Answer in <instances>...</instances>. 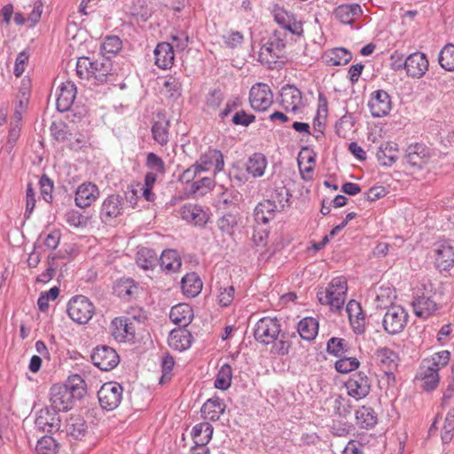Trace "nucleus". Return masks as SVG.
Here are the masks:
<instances>
[{"mask_svg":"<svg viewBox=\"0 0 454 454\" xmlns=\"http://www.w3.org/2000/svg\"><path fill=\"white\" fill-rule=\"evenodd\" d=\"M86 394V384L79 374L68 377L64 384H55L50 389L51 406L59 411L71 410L77 400Z\"/></svg>","mask_w":454,"mask_h":454,"instance_id":"nucleus-1","label":"nucleus"},{"mask_svg":"<svg viewBox=\"0 0 454 454\" xmlns=\"http://www.w3.org/2000/svg\"><path fill=\"white\" fill-rule=\"evenodd\" d=\"M348 291L347 279L343 276L332 279L325 291L317 292V298L321 304L330 306L332 311L342 309Z\"/></svg>","mask_w":454,"mask_h":454,"instance_id":"nucleus-2","label":"nucleus"},{"mask_svg":"<svg viewBox=\"0 0 454 454\" xmlns=\"http://www.w3.org/2000/svg\"><path fill=\"white\" fill-rule=\"evenodd\" d=\"M68 317L79 325L87 324L95 313V306L84 295L73 296L67 305Z\"/></svg>","mask_w":454,"mask_h":454,"instance_id":"nucleus-3","label":"nucleus"},{"mask_svg":"<svg viewBox=\"0 0 454 454\" xmlns=\"http://www.w3.org/2000/svg\"><path fill=\"white\" fill-rule=\"evenodd\" d=\"M281 333L279 321L274 317H265L259 319L254 331V339L265 345L271 344L278 338Z\"/></svg>","mask_w":454,"mask_h":454,"instance_id":"nucleus-4","label":"nucleus"},{"mask_svg":"<svg viewBox=\"0 0 454 454\" xmlns=\"http://www.w3.org/2000/svg\"><path fill=\"white\" fill-rule=\"evenodd\" d=\"M408 313L402 306L389 307L382 319L384 330L391 335H395L403 331L408 322Z\"/></svg>","mask_w":454,"mask_h":454,"instance_id":"nucleus-5","label":"nucleus"},{"mask_svg":"<svg viewBox=\"0 0 454 454\" xmlns=\"http://www.w3.org/2000/svg\"><path fill=\"white\" fill-rule=\"evenodd\" d=\"M124 197L119 193L108 195L102 202L99 218L105 224H110L114 219L124 213Z\"/></svg>","mask_w":454,"mask_h":454,"instance_id":"nucleus-6","label":"nucleus"},{"mask_svg":"<svg viewBox=\"0 0 454 454\" xmlns=\"http://www.w3.org/2000/svg\"><path fill=\"white\" fill-rule=\"evenodd\" d=\"M272 14L276 23L285 30L299 36L303 35V21L293 12L277 4L274 6Z\"/></svg>","mask_w":454,"mask_h":454,"instance_id":"nucleus-7","label":"nucleus"},{"mask_svg":"<svg viewBox=\"0 0 454 454\" xmlns=\"http://www.w3.org/2000/svg\"><path fill=\"white\" fill-rule=\"evenodd\" d=\"M123 388L117 382H106L102 385L98 392V402L102 409L114 411L122 399Z\"/></svg>","mask_w":454,"mask_h":454,"instance_id":"nucleus-8","label":"nucleus"},{"mask_svg":"<svg viewBox=\"0 0 454 454\" xmlns=\"http://www.w3.org/2000/svg\"><path fill=\"white\" fill-rule=\"evenodd\" d=\"M92 364L101 371H111L120 363V357L114 348L101 345L97 346L90 356Z\"/></svg>","mask_w":454,"mask_h":454,"instance_id":"nucleus-9","label":"nucleus"},{"mask_svg":"<svg viewBox=\"0 0 454 454\" xmlns=\"http://www.w3.org/2000/svg\"><path fill=\"white\" fill-rule=\"evenodd\" d=\"M249 103L257 112L269 109L273 103V93L270 86L263 82L254 84L249 91Z\"/></svg>","mask_w":454,"mask_h":454,"instance_id":"nucleus-10","label":"nucleus"},{"mask_svg":"<svg viewBox=\"0 0 454 454\" xmlns=\"http://www.w3.org/2000/svg\"><path fill=\"white\" fill-rule=\"evenodd\" d=\"M348 395L356 401L365 398L371 391V380L364 372H356L344 383Z\"/></svg>","mask_w":454,"mask_h":454,"instance_id":"nucleus-11","label":"nucleus"},{"mask_svg":"<svg viewBox=\"0 0 454 454\" xmlns=\"http://www.w3.org/2000/svg\"><path fill=\"white\" fill-rule=\"evenodd\" d=\"M59 411L51 407L45 406L36 412L35 424L38 430L52 434L58 432L60 428V418Z\"/></svg>","mask_w":454,"mask_h":454,"instance_id":"nucleus-12","label":"nucleus"},{"mask_svg":"<svg viewBox=\"0 0 454 454\" xmlns=\"http://www.w3.org/2000/svg\"><path fill=\"white\" fill-rule=\"evenodd\" d=\"M193 164L200 173L207 172L214 167V173L216 174L224 168L223 154L220 150L209 147Z\"/></svg>","mask_w":454,"mask_h":454,"instance_id":"nucleus-13","label":"nucleus"},{"mask_svg":"<svg viewBox=\"0 0 454 454\" xmlns=\"http://www.w3.org/2000/svg\"><path fill=\"white\" fill-rule=\"evenodd\" d=\"M368 106L373 117L386 116L392 109L391 98L386 90H377L371 94Z\"/></svg>","mask_w":454,"mask_h":454,"instance_id":"nucleus-14","label":"nucleus"},{"mask_svg":"<svg viewBox=\"0 0 454 454\" xmlns=\"http://www.w3.org/2000/svg\"><path fill=\"white\" fill-rule=\"evenodd\" d=\"M286 48V40L278 35L277 31L265 43L259 53L261 61H266L270 64L276 63L277 59L281 58L282 52Z\"/></svg>","mask_w":454,"mask_h":454,"instance_id":"nucleus-15","label":"nucleus"},{"mask_svg":"<svg viewBox=\"0 0 454 454\" xmlns=\"http://www.w3.org/2000/svg\"><path fill=\"white\" fill-rule=\"evenodd\" d=\"M99 193V189L94 183L81 184L75 191V206L80 208L89 207L98 199Z\"/></svg>","mask_w":454,"mask_h":454,"instance_id":"nucleus-16","label":"nucleus"},{"mask_svg":"<svg viewBox=\"0 0 454 454\" xmlns=\"http://www.w3.org/2000/svg\"><path fill=\"white\" fill-rule=\"evenodd\" d=\"M346 311L354 333L356 335L364 333L365 315L361 304L355 300H350L346 306Z\"/></svg>","mask_w":454,"mask_h":454,"instance_id":"nucleus-17","label":"nucleus"},{"mask_svg":"<svg viewBox=\"0 0 454 454\" xmlns=\"http://www.w3.org/2000/svg\"><path fill=\"white\" fill-rule=\"evenodd\" d=\"M429 62L425 53L416 51L406 58V74L412 78H421L428 70Z\"/></svg>","mask_w":454,"mask_h":454,"instance_id":"nucleus-18","label":"nucleus"},{"mask_svg":"<svg viewBox=\"0 0 454 454\" xmlns=\"http://www.w3.org/2000/svg\"><path fill=\"white\" fill-rule=\"evenodd\" d=\"M436 367H433L423 361L419 366L415 379L422 381L421 388L427 392L435 389L440 381V376Z\"/></svg>","mask_w":454,"mask_h":454,"instance_id":"nucleus-19","label":"nucleus"},{"mask_svg":"<svg viewBox=\"0 0 454 454\" xmlns=\"http://www.w3.org/2000/svg\"><path fill=\"white\" fill-rule=\"evenodd\" d=\"M280 105L285 111L296 113L301 103V91L293 84H286L280 92Z\"/></svg>","mask_w":454,"mask_h":454,"instance_id":"nucleus-20","label":"nucleus"},{"mask_svg":"<svg viewBox=\"0 0 454 454\" xmlns=\"http://www.w3.org/2000/svg\"><path fill=\"white\" fill-rule=\"evenodd\" d=\"M333 15L341 24L353 25L363 15V10L358 4H343L334 8Z\"/></svg>","mask_w":454,"mask_h":454,"instance_id":"nucleus-21","label":"nucleus"},{"mask_svg":"<svg viewBox=\"0 0 454 454\" xmlns=\"http://www.w3.org/2000/svg\"><path fill=\"white\" fill-rule=\"evenodd\" d=\"M428 158V149L423 144H412L406 149V162L414 168L421 169L427 163Z\"/></svg>","mask_w":454,"mask_h":454,"instance_id":"nucleus-22","label":"nucleus"},{"mask_svg":"<svg viewBox=\"0 0 454 454\" xmlns=\"http://www.w3.org/2000/svg\"><path fill=\"white\" fill-rule=\"evenodd\" d=\"M180 215L183 220L199 227L205 226L209 218L207 213L200 206L192 204L183 206Z\"/></svg>","mask_w":454,"mask_h":454,"instance_id":"nucleus-23","label":"nucleus"},{"mask_svg":"<svg viewBox=\"0 0 454 454\" xmlns=\"http://www.w3.org/2000/svg\"><path fill=\"white\" fill-rule=\"evenodd\" d=\"M58 96L56 107L60 113L67 112L73 106L76 97V86L72 81L62 82Z\"/></svg>","mask_w":454,"mask_h":454,"instance_id":"nucleus-24","label":"nucleus"},{"mask_svg":"<svg viewBox=\"0 0 454 454\" xmlns=\"http://www.w3.org/2000/svg\"><path fill=\"white\" fill-rule=\"evenodd\" d=\"M154 64L161 69H168L173 66L175 53L174 46L168 42L159 43L154 51Z\"/></svg>","mask_w":454,"mask_h":454,"instance_id":"nucleus-25","label":"nucleus"},{"mask_svg":"<svg viewBox=\"0 0 454 454\" xmlns=\"http://www.w3.org/2000/svg\"><path fill=\"white\" fill-rule=\"evenodd\" d=\"M192 340L193 337L186 327H177L169 333L168 342L170 348L184 351L191 347Z\"/></svg>","mask_w":454,"mask_h":454,"instance_id":"nucleus-26","label":"nucleus"},{"mask_svg":"<svg viewBox=\"0 0 454 454\" xmlns=\"http://www.w3.org/2000/svg\"><path fill=\"white\" fill-rule=\"evenodd\" d=\"M226 404L219 396H213L207 399L200 409L201 416L206 420L217 421L224 413Z\"/></svg>","mask_w":454,"mask_h":454,"instance_id":"nucleus-27","label":"nucleus"},{"mask_svg":"<svg viewBox=\"0 0 454 454\" xmlns=\"http://www.w3.org/2000/svg\"><path fill=\"white\" fill-rule=\"evenodd\" d=\"M279 211L273 201L263 200L260 201L254 207V218L258 224H267L276 216V213Z\"/></svg>","mask_w":454,"mask_h":454,"instance_id":"nucleus-28","label":"nucleus"},{"mask_svg":"<svg viewBox=\"0 0 454 454\" xmlns=\"http://www.w3.org/2000/svg\"><path fill=\"white\" fill-rule=\"evenodd\" d=\"M240 194L238 191L232 189H224L216 200V207L223 212H238Z\"/></svg>","mask_w":454,"mask_h":454,"instance_id":"nucleus-29","label":"nucleus"},{"mask_svg":"<svg viewBox=\"0 0 454 454\" xmlns=\"http://www.w3.org/2000/svg\"><path fill=\"white\" fill-rule=\"evenodd\" d=\"M169 318L178 327H187L193 319V310L190 305L179 303L171 308Z\"/></svg>","mask_w":454,"mask_h":454,"instance_id":"nucleus-30","label":"nucleus"},{"mask_svg":"<svg viewBox=\"0 0 454 454\" xmlns=\"http://www.w3.org/2000/svg\"><path fill=\"white\" fill-rule=\"evenodd\" d=\"M267 166L268 160L262 153H254L247 158L245 163L247 173L254 178L264 176Z\"/></svg>","mask_w":454,"mask_h":454,"instance_id":"nucleus-31","label":"nucleus"},{"mask_svg":"<svg viewBox=\"0 0 454 454\" xmlns=\"http://www.w3.org/2000/svg\"><path fill=\"white\" fill-rule=\"evenodd\" d=\"M65 431L74 440H82L88 433V425L82 416L71 415L66 421Z\"/></svg>","mask_w":454,"mask_h":454,"instance_id":"nucleus-32","label":"nucleus"},{"mask_svg":"<svg viewBox=\"0 0 454 454\" xmlns=\"http://www.w3.org/2000/svg\"><path fill=\"white\" fill-rule=\"evenodd\" d=\"M114 330L113 334L115 339L121 340H130L134 339L136 329L134 323L128 317H116L112 322Z\"/></svg>","mask_w":454,"mask_h":454,"instance_id":"nucleus-33","label":"nucleus"},{"mask_svg":"<svg viewBox=\"0 0 454 454\" xmlns=\"http://www.w3.org/2000/svg\"><path fill=\"white\" fill-rule=\"evenodd\" d=\"M398 153V145L395 142L387 141L380 145L376 154L377 160L381 166L390 167L396 162Z\"/></svg>","mask_w":454,"mask_h":454,"instance_id":"nucleus-34","label":"nucleus"},{"mask_svg":"<svg viewBox=\"0 0 454 454\" xmlns=\"http://www.w3.org/2000/svg\"><path fill=\"white\" fill-rule=\"evenodd\" d=\"M159 121H154L151 128L153 140L160 146H166L169 141V121L164 114H158Z\"/></svg>","mask_w":454,"mask_h":454,"instance_id":"nucleus-35","label":"nucleus"},{"mask_svg":"<svg viewBox=\"0 0 454 454\" xmlns=\"http://www.w3.org/2000/svg\"><path fill=\"white\" fill-rule=\"evenodd\" d=\"M435 266L440 270H449L454 266V248L451 246H438L435 249Z\"/></svg>","mask_w":454,"mask_h":454,"instance_id":"nucleus-36","label":"nucleus"},{"mask_svg":"<svg viewBox=\"0 0 454 454\" xmlns=\"http://www.w3.org/2000/svg\"><path fill=\"white\" fill-rule=\"evenodd\" d=\"M158 262L161 270L167 273H173L177 271L182 266L181 258L175 249H166L162 251Z\"/></svg>","mask_w":454,"mask_h":454,"instance_id":"nucleus-37","label":"nucleus"},{"mask_svg":"<svg viewBox=\"0 0 454 454\" xmlns=\"http://www.w3.org/2000/svg\"><path fill=\"white\" fill-rule=\"evenodd\" d=\"M412 308L415 315L420 318H427L438 309L437 303L430 297L419 296L412 303Z\"/></svg>","mask_w":454,"mask_h":454,"instance_id":"nucleus-38","label":"nucleus"},{"mask_svg":"<svg viewBox=\"0 0 454 454\" xmlns=\"http://www.w3.org/2000/svg\"><path fill=\"white\" fill-rule=\"evenodd\" d=\"M203 283L196 272L187 273L182 278L181 288L187 297H196L202 290Z\"/></svg>","mask_w":454,"mask_h":454,"instance_id":"nucleus-39","label":"nucleus"},{"mask_svg":"<svg viewBox=\"0 0 454 454\" xmlns=\"http://www.w3.org/2000/svg\"><path fill=\"white\" fill-rule=\"evenodd\" d=\"M356 421L360 428L372 429L378 423V416L371 406L363 405L356 411Z\"/></svg>","mask_w":454,"mask_h":454,"instance_id":"nucleus-40","label":"nucleus"},{"mask_svg":"<svg viewBox=\"0 0 454 454\" xmlns=\"http://www.w3.org/2000/svg\"><path fill=\"white\" fill-rule=\"evenodd\" d=\"M213 432L212 425L207 422L195 425L192 430L194 445H207L212 439Z\"/></svg>","mask_w":454,"mask_h":454,"instance_id":"nucleus-41","label":"nucleus"},{"mask_svg":"<svg viewBox=\"0 0 454 454\" xmlns=\"http://www.w3.org/2000/svg\"><path fill=\"white\" fill-rule=\"evenodd\" d=\"M113 64L110 59L100 56L95 59L94 63V79L99 83L107 82L108 76L112 75Z\"/></svg>","mask_w":454,"mask_h":454,"instance_id":"nucleus-42","label":"nucleus"},{"mask_svg":"<svg viewBox=\"0 0 454 454\" xmlns=\"http://www.w3.org/2000/svg\"><path fill=\"white\" fill-rule=\"evenodd\" d=\"M136 262L144 270H153L158 263V254L152 248L140 247L137 253Z\"/></svg>","mask_w":454,"mask_h":454,"instance_id":"nucleus-43","label":"nucleus"},{"mask_svg":"<svg viewBox=\"0 0 454 454\" xmlns=\"http://www.w3.org/2000/svg\"><path fill=\"white\" fill-rule=\"evenodd\" d=\"M317 331L318 322L313 317H304L298 323L297 332L300 337L303 340H314L317 334Z\"/></svg>","mask_w":454,"mask_h":454,"instance_id":"nucleus-44","label":"nucleus"},{"mask_svg":"<svg viewBox=\"0 0 454 454\" xmlns=\"http://www.w3.org/2000/svg\"><path fill=\"white\" fill-rule=\"evenodd\" d=\"M375 356L379 364L388 370L395 369L398 365V354L387 347L378 348Z\"/></svg>","mask_w":454,"mask_h":454,"instance_id":"nucleus-45","label":"nucleus"},{"mask_svg":"<svg viewBox=\"0 0 454 454\" xmlns=\"http://www.w3.org/2000/svg\"><path fill=\"white\" fill-rule=\"evenodd\" d=\"M122 48V42L117 35L106 36L100 47V54L107 59L114 57Z\"/></svg>","mask_w":454,"mask_h":454,"instance_id":"nucleus-46","label":"nucleus"},{"mask_svg":"<svg viewBox=\"0 0 454 454\" xmlns=\"http://www.w3.org/2000/svg\"><path fill=\"white\" fill-rule=\"evenodd\" d=\"M349 349V344L345 339L332 337L327 340L326 351L331 356L339 357L348 353Z\"/></svg>","mask_w":454,"mask_h":454,"instance_id":"nucleus-47","label":"nucleus"},{"mask_svg":"<svg viewBox=\"0 0 454 454\" xmlns=\"http://www.w3.org/2000/svg\"><path fill=\"white\" fill-rule=\"evenodd\" d=\"M325 58L329 65L344 66L352 59V54L345 48H335L327 53Z\"/></svg>","mask_w":454,"mask_h":454,"instance_id":"nucleus-48","label":"nucleus"},{"mask_svg":"<svg viewBox=\"0 0 454 454\" xmlns=\"http://www.w3.org/2000/svg\"><path fill=\"white\" fill-rule=\"evenodd\" d=\"M232 368L229 364H223L219 369L214 386L220 390H227L231 385Z\"/></svg>","mask_w":454,"mask_h":454,"instance_id":"nucleus-49","label":"nucleus"},{"mask_svg":"<svg viewBox=\"0 0 454 454\" xmlns=\"http://www.w3.org/2000/svg\"><path fill=\"white\" fill-rule=\"evenodd\" d=\"M215 187V180L211 177H202L190 185L186 191L188 197L194 195H204Z\"/></svg>","mask_w":454,"mask_h":454,"instance_id":"nucleus-50","label":"nucleus"},{"mask_svg":"<svg viewBox=\"0 0 454 454\" xmlns=\"http://www.w3.org/2000/svg\"><path fill=\"white\" fill-rule=\"evenodd\" d=\"M292 194L286 186L276 187L270 194V200L273 201L279 211L283 210L286 206L290 205V198Z\"/></svg>","mask_w":454,"mask_h":454,"instance_id":"nucleus-51","label":"nucleus"},{"mask_svg":"<svg viewBox=\"0 0 454 454\" xmlns=\"http://www.w3.org/2000/svg\"><path fill=\"white\" fill-rule=\"evenodd\" d=\"M440 66L446 71H454V44L447 43L438 56Z\"/></svg>","mask_w":454,"mask_h":454,"instance_id":"nucleus-52","label":"nucleus"},{"mask_svg":"<svg viewBox=\"0 0 454 454\" xmlns=\"http://www.w3.org/2000/svg\"><path fill=\"white\" fill-rule=\"evenodd\" d=\"M338 358L334 363V368L340 373L351 372L360 366V362L356 357L343 355Z\"/></svg>","mask_w":454,"mask_h":454,"instance_id":"nucleus-53","label":"nucleus"},{"mask_svg":"<svg viewBox=\"0 0 454 454\" xmlns=\"http://www.w3.org/2000/svg\"><path fill=\"white\" fill-rule=\"evenodd\" d=\"M59 447V443L52 436L45 435L38 440L35 450L37 454H57Z\"/></svg>","mask_w":454,"mask_h":454,"instance_id":"nucleus-54","label":"nucleus"},{"mask_svg":"<svg viewBox=\"0 0 454 454\" xmlns=\"http://www.w3.org/2000/svg\"><path fill=\"white\" fill-rule=\"evenodd\" d=\"M238 224V213L234 214L232 212H224L223 216H221L217 221L218 228L222 232L227 234H232L234 228Z\"/></svg>","mask_w":454,"mask_h":454,"instance_id":"nucleus-55","label":"nucleus"},{"mask_svg":"<svg viewBox=\"0 0 454 454\" xmlns=\"http://www.w3.org/2000/svg\"><path fill=\"white\" fill-rule=\"evenodd\" d=\"M352 403L350 399L339 395L333 401V411L334 414L346 419L351 414Z\"/></svg>","mask_w":454,"mask_h":454,"instance_id":"nucleus-56","label":"nucleus"},{"mask_svg":"<svg viewBox=\"0 0 454 454\" xmlns=\"http://www.w3.org/2000/svg\"><path fill=\"white\" fill-rule=\"evenodd\" d=\"M51 137L58 142H65L69 139L71 133L64 121H53L50 126Z\"/></svg>","mask_w":454,"mask_h":454,"instance_id":"nucleus-57","label":"nucleus"},{"mask_svg":"<svg viewBox=\"0 0 454 454\" xmlns=\"http://www.w3.org/2000/svg\"><path fill=\"white\" fill-rule=\"evenodd\" d=\"M137 288L132 279H126L118 282L114 286V293L122 300L129 301L134 294V289Z\"/></svg>","mask_w":454,"mask_h":454,"instance_id":"nucleus-58","label":"nucleus"},{"mask_svg":"<svg viewBox=\"0 0 454 454\" xmlns=\"http://www.w3.org/2000/svg\"><path fill=\"white\" fill-rule=\"evenodd\" d=\"M145 167L151 170L150 172H155L161 175L166 172L164 160L153 152L146 154Z\"/></svg>","mask_w":454,"mask_h":454,"instance_id":"nucleus-59","label":"nucleus"},{"mask_svg":"<svg viewBox=\"0 0 454 454\" xmlns=\"http://www.w3.org/2000/svg\"><path fill=\"white\" fill-rule=\"evenodd\" d=\"M454 431V411H448L446 414L443 427L441 434L442 442L443 444L450 443L453 439Z\"/></svg>","mask_w":454,"mask_h":454,"instance_id":"nucleus-60","label":"nucleus"},{"mask_svg":"<svg viewBox=\"0 0 454 454\" xmlns=\"http://www.w3.org/2000/svg\"><path fill=\"white\" fill-rule=\"evenodd\" d=\"M278 337L279 339L273 342L272 352L278 356L287 355L292 346V342L289 340L290 335L287 333L281 332Z\"/></svg>","mask_w":454,"mask_h":454,"instance_id":"nucleus-61","label":"nucleus"},{"mask_svg":"<svg viewBox=\"0 0 454 454\" xmlns=\"http://www.w3.org/2000/svg\"><path fill=\"white\" fill-rule=\"evenodd\" d=\"M168 97L177 99L182 95V82L176 76H169L164 82Z\"/></svg>","mask_w":454,"mask_h":454,"instance_id":"nucleus-62","label":"nucleus"},{"mask_svg":"<svg viewBox=\"0 0 454 454\" xmlns=\"http://www.w3.org/2000/svg\"><path fill=\"white\" fill-rule=\"evenodd\" d=\"M330 428L333 435L340 437L348 435L355 429L352 423L339 419H333Z\"/></svg>","mask_w":454,"mask_h":454,"instance_id":"nucleus-63","label":"nucleus"},{"mask_svg":"<svg viewBox=\"0 0 454 454\" xmlns=\"http://www.w3.org/2000/svg\"><path fill=\"white\" fill-rule=\"evenodd\" d=\"M355 125V120L351 114H344L335 123V132L340 137H345L348 130Z\"/></svg>","mask_w":454,"mask_h":454,"instance_id":"nucleus-64","label":"nucleus"}]
</instances>
